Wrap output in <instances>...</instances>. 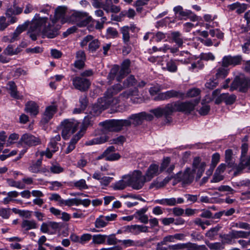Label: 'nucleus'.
<instances>
[{"label": "nucleus", "instance_id": "obj_1", "mask_svg": "<svg viewBox=\"0 0 250 250\" xmlns=\"http://www.w3.org/2000/svg\"><path fill=\"white\" fill-rule=\"evenodd\" d=\"M40 33L51 39L55 38L58 34L57 29L53 28V25L48 22V18L40 17L39 14H36L32 20L27 34L32 40L35 41Z\"/></svg>", "mask_w": 250, "mask_h": 250}, {"label": "nucleus", "instance_id": "obj_2", "mask_svg": "<svg viewBox=\"0 0 250 250\" xmlns=\"http://www.w3.org/2000/svg\"><path fill=\"white\" fill-rule=\"evenodd\" d=\"M209 31H197L199 35L206 38L201 40V42L206 46H218L220 43V40L224 38V34L219 29L210 28Z\"/></svg>", "mask_w": 250, "mask_h": 250}, {"label": "nucleus", "instance_id": "obj_3", "mask_svg": "<svg viewBox=\"0 0 250 250\" xmlns=\"http://www.w3.org/2000/svg\"><path fill=\"white\" fill-rule=\"evenodd\" d=\"M130 61L128 59L124 60L121 64V68L118 65H114L111 69L108 75V79L111 81L116 79L117 82H121L125 75L130 72Z\"/></svg>", "mask_w": 250, "mask_h": 250}, {"label": "nucleus", "instance_id": "obj_4", "mask_svg": "<svg viewBox=\"0 0 250 250\" xmlns=\"http://www.w3.org/2000/svg\"><path fill=\"white\" fill-rule=\"evenodd\" d=\"M99 125L102 127L103 132H117L121 130L124 126L131 125V122L128 120H108L101 122Z\"/></svg>", "mask_w": 250, "mask_h": 250}, {"label": "nucleus", "instance_id": "obj_5", "mask_svg": "<svg viewBox=\"0 0 250 250\" xmlns=\"http://www.w3.org/2000/svg\"><path fill=\"white\" fill-rule=\"evenodd\" d=\"M91 20L92 17L87 12L74 11L69 16L67 21L79 27H83L88 24Z\"/></svg>", "mask_w": 250, "mask_h": 250}, {"label": "nucleus", "instance_id": "obj_6", "mask_svg": "<svg viewBox=\"0 0 250 250\" xmlns=\"http://www.w3.org/2000/svg\"><path fill=\"white\" fill-rule=\"evenodd\" d=\"M201 98L199 97L193 100L185 102H175L172 103L173 112H183L189 114L194 110L195 107L197 105L200 101Z\"/></svg>", "mask_w": 250, "mask_h": 250}, {"label": "nucleus", "instance_id": "obj_7", "mask_svg": "<svg viewBox=\"0 0 250 250\" xmlns=\"http://www.w3.org/2000/svg\"><path fill=\"white\" fill-rule=\"evenodd\" d=\"M125 178H128L129 181V186H130L133 189H140L144 185L146 182L145 176H143L141 171L140 170H134L131 173L126 175Z\"/></svg>", "mask_w": 250, "mask_h": 250}, {"label": "nucleus", "instance_id": "obj_8", "mask_svg": "<svg viewBox=\"0 0 250 250\" xmlns=\"http://www.w3.org/2000/svg\"><path fill=\"white\" fill-rule=\"evenodd\" d=\"M124 88L123 85H122L120 83H117L114 85L111 88H108L105 94L104 98L105 101H108V105H111L112 106L115 105L119 103V100L117 98H112V96L117 94Z\"/></svg>", "mask_w": 250, "mask_h": 250}, {"label": "nucleus", "instance_id": "obj_9", "mask_svg": "<svg viewBox=\"0 0 250 250\" xmlns=\"http://www.w3.org/2000/svg\"><path fill=\"white\" fill-rule=\"evenodd\" d=\"M61 125L62 127V135L63 139H67L68 136L74 133L77 129L78 123L71 119H65L62 122Z\"/></svg>", "mask_w": 250, "mask_h": 250}, {"label": "nucleus", "instance_id": "obj_10", "mask_svg": "<svg viewBox=\"0 0 250 250\" xmlns=\"http://www.w3.org/2000/svg\"><path fill=\"white\" fill-rule=\"evenodd\" d=\"M61 136L59 134L50 138L47 147L45 151L41 153L42 156H45L47 158L50 159L53 154L58 151V142L61 141Z\"/></svg>", "mask_w": 250, "mask_h": 250}, {"label": "nucleus", "instance_id": "obj_11", "mask_svg": "<svg viewBox=\"0 0 250 250\" xmlns=\"http://www.w3.org/2000/svg\"><path fill=\"white\" fill-rule=\"evenodd\" d=\"M66 7L64 6H58L55 10V15L54 17L51 15L50 16V21L51 22L48 21L51 25H53V28H55L57 30L58 28L55 26V24L59 20L61 21L62 24L65 23L66 20L65 19V15L66 13Z\"/></svg>", "mask_w": 250, "mask_h": 250}, {"label": "nucleus", "instance_id": "obj_12", "mask_svg": "<svg viewBox=\"0 0 250 250\" xmlns=\"http://www.w3.org/2000/svg\"><path fill=\"white\" fill-rule=\"evenodd\" d=\"M173 12L175 16L179 20L187 19L191 17L192 21L197 20V17L193 14V13L190 10H184L181 5H178L173 8Z\"/></svg>", "mask_w": 250, "mask_h": 250}, {"label": "nucleus", "instance_id": "obj_13", "mask_svg": "<svg viewBox=\"0 0 250 250\" xmlns=\"http://www.w3.org/2000/svg\"><path fill=\"white\" fill-rule=\"evenodd\" d=\"M153 119V116L150 114L146 113L145 112H142L139 113L132 114L128 118V120L135 125H141L144 120L151 121Z\"/></svg>", "mask_w": 250, "mask_h": 250}, {"label": "nucleus", "instance_id": "obj_14", "mask_svg": "<svg viewBox=\"0 0 250 250\" xmlns=\"http://www.w3.org/2000/svg\"><path fill=\"white\" fill-rule=\"evenodd\" d=\"M191 170L194 174L196 173V180H198L202 176L204 172L206 164L205 162H201V159L199 157H196L194 158Z\"/></svg>", "mask_w": 250, "mask_h": 250}, {"label": "nucleus", "instance_id": "obj_15", "mask_svg": "<svg viewBox=\"0 0 250 250\" xmlns=\"http://www.w3.org/2000/svg\"><path fill=\"white\" fill-rule=\"evenodd\" d=\"M72 84L74 87L81 91H85L89 88L90 81L82 77L77 76L72 79Z\"/></svg>", "mask_w": 250, "mask_h": 250}, {"label": "nucleus", "instance_id": "obj_16", "mask_svg": "<svg viewBox=\"0 0 250 250\" xmlns=\"http://www.w3.org/2000/svg\"><path fill=\"white\" fill-rule=\"evenodd\" d=\"M243 61L241 55H227L225 56L222 60V64L223 66L228 67V66L234 67L236 65H240Z\"/></svg>", "mask_w": 250, "mask_h": 250}, {"label": "nucleus", "instance_id": "obj_17", "mask_svg": "<svg viewBox=\"0 0 250 250\" xmlns=\"http://www.w3.org/2000/svg\"><path fill=\"white\" fill-rule=\"evenodd\" d=\"M93 36L91 35H87L85 37L81 42V46L84 47L86 46L88 42V50L90 52H95L100 47V42L97 39L93 40Z\"/></svg>", "mask_w": 250, "mask_h": 250}, {"label": "nucleus", "instance_id": "obj_18", "mask_svg": "<svg viewBox=\"0 0 250 250\" xmlns=\"http://www.w3.org/2000/svg\"><path fill=\"white\" fill-rule=\"evenodd\" d=\"M179 181L181 182L184 185L191 184L194 179V174L190 167H187L184 172H179L177 174Z\"/></svg>", "mask_w": 250, "mask_h": 250}, {"label": "nucleus", "instance_id": "obj_19", "mask_svg": "<svg viewBox=\"0 0 250 250\" xmlns=\"http://www.w3.org/2000/svg\"><path fill=\"white\" fill-rule=\"evenodd\" d=\"M150 112L153 113L157 118H160L163 115L167 117L173 113L172 103L167 104L165 107H158L152 109Z\"/></svg>", "mask_w": 250, "mask_h": 250}, {"label": "nucleus", "instance_id": "obj_20", "mask_svg": "<svg viewBox=\"0 0 250 250\" xmlns=\"http://www.w3.org/2000/svg\"><path fill=\"white\" fill-rule=\"evenodd\" d=\"M41 143V140L39 138L29 133L22 135L20 140V144L28 146H35L40 144Z\"/></svg>", "mask_w": 250, "mask_h": 250}, {"label": "nucleus", "instance_id": "obj_21", "mask_svg": "<svg viewBox=\"0 0 250 250\" xmlns=\"http://www.w3.org/2000/svg\"><path fill=\"white\" fill-rule=\"evenodd\" d=\"M247 83L245 79L237 77L231 84L229 90L233 91L239 88L240 91L245 92L247 91Z\"/></svg>", "mask_w": 250, "mask_h": 250}, {"label": "nucleus", "instance_id": "obj_22", "mask_svg": "<svg viewBox=\"0 0 250 250\" xmlns=\"http://www.w3.org/2000/svg\"><path fill=\"white\" fill-rule=\"evenodd\" d=\"M57 110V107L56 105H52L46 107L42 116L41 123L43 125L48 123L53 118Z\"/></svg>", "mask_w": 250, "mask_h": 250}, {"label": "nucleus", "instance_id": "obj_23", "mask_svg": "<svg viewBox=\"0 0 250 250\" xmlns=\"http://www.w3.org/2000/svg\"><path fill=\"white\" fill-rule=\"evenodd\" d=\"M160 172L159 165L155 164L150 165L144 175L146 181L147 182L150 181L153 177L158 175Z\"/></svg>", "mask_w": 250, "mask_h": 250}, {"label": "nucleus", "instance_id": "obj_24", "mask_svg": "<svg viewBox=\"0 0 250 250\" xmlns=\"http://www.w3.org/2000/svg\"><path fill=\"white\" fill-rule=\"evenodd\" d=\"M217 16L216 15H212L211 14H205L203 16L204 21L206 22L205 27L207 29L215 28L219 26V23L214 21L216 19Z\"/></svg>", "mask_w": 250, "mask_h": 250}, {"label": "nucleus", "instance_id": "obj_25", "mask_svg": "<svg viewBox=\"0 0 250 250\" xmlns=\"http://www.w3.org/2000/svg\"><path fill=\"white\" fill-rule=\"evenodd\" d=\"M100 8H102L107 14L109 12L117 13L121 10L119 6L113 4L111 0H105L104 2L102 3Z\"/></svg>", "mask_w": 250, "mask_h": 250}, {"label": "nucleus", "instance_id": "obj_26", "mask_svg": "<svg viewBox=\"0 0 250 250\" xmlns=\"http://www.w3.org/2000/svg\"><path fill=\"white\" fill-rule=\"evenodd\" d=\"M115 148L113 146H109L104 152V155H105V160L107 161H116L121 157L118 153H114Z\"/></svg>", "mask_w": 250, "mask_h": 250}, {"label": "nucleus", "instance_id": "obj_27", "mask_svg": "<svg viewBox=\"0 0 250 250\" xmlns=\"http://www.w3.org/2000/svg\"><path fill=\"white\" fill-rule=\"evenodd\" d=\"M7 86L10 96L12 98L17 100H21L23 98V96L18 91L17 86L13 81L9 82Z\"/></svg>", "mask_w": 250, "mask_h": 250}, {"label": "nucleus", "instance_id": "obj_28", "mask_svg": "<svg viewBox=\"0 0 250 250\" xmlns=\"http://www.w3.org/2000/svg\"><path fill=\"white\" fill-rule=\"evenodd\" d=\"M25 111L31 116H36L39 112V107L34 102L29 101L25 104Z\"/></svg>", "mask_w": 250, "mask_h": 250}, {"label": "nucleus", "instance_id": "obj_29", "mask_svg": "<svg viewBox=\"0 0 250 250\" xmlns=\"http://www.w3.org/2000/svg\"><path fill=\"white\" fill-rule=\"evenodd\" d=\"M95 119L96 118L94 115H92V114H88L84 118L81 129L84 132L88 127L93 125Z\"/></svg>", "mask_w": 250, "mask_h": 250}, {"label": "nucleus", "instance_id": "obj_30", "mask_svg": "<svg viewBox=\"0 0 250 250\" xmlns=\"http://www.w3.org/2000/svg\"><path fill=\"white\" fill-rule=\"evenodd\" d=\"M139 95V91L137 87H134L132 89H130L129 90H127L121 93L119 96L117 98L120 101L119 102L122 101H125L128 98H129L130 96H138Z\"/></svg>", "mask_w": 250, "mask_h": 250}, {"label": "nucleus", "instance_id": "obj_31", "mask_svg": "<svg viewBox=\"0 0 250 250\" xmlns=\"http://www.w3.org/2000/svg\"><path fill=\"white\" fill-rule=\"evenodd\" d=\"M180 58L175 60L182 64H187L192 62V55L188 51H183L179 53Z\"/></svg>", "mask_w": 250, "mask_h": 250}, {"label": "nucleus", "instance_id": "obj_32", "mask_svg": "<svg viewBox=\"0 0 250 250\" xmlns=\"http://www.w3.org/2000/svg\"><path fill=\"white\" fill-rule=\"evenodd\" d=\"M104 100L105 102V104H101L100 105H94L89 114H92V115H94L95 117L96 118V116L100 114L103 110L108 107L109 106H110V105L107 106L108 101H106L105 99L104 98ZM111 106H112L111 105Z\"/></svg>", "mask_w": 250, "mask_h": 250}, {"label": "nucleus", "instance_id": "obj_33", "mask_svg": "<svg viewBox=\"0 0 250 250\" xmlns=\"http://www.w3.org/2000/svg\"><path fill=\"white\" fill-rule=\"evenodd\" d=\"M126 175L123 176L122 179L116 182L113 185V188L115 190H122L125 188L127 186H129L128 178H125Z\"/></svg>", "mask_w": 250, "mask_h": 250}, {"label": "nucleus", "instance_id": "obj_34", "mask_svg": "<svg viewBox=\"0 0 250 250\" xmlns=\"http://www.w3.org/2000/svg\"><path fill=\"white\" fill-rule=\"evenodd\" d=\"M128 26H124L120 28V32L122 35V40L124 43L126 45L130 44V36L128 31Z\"/></svg>", "mask_w": 250, "mask_h": 250}, {"label": "nucleus", "instance_id": "obj_35", "mask_svg": "<svg viewBox=\"0 0 250 250\" xmlns=\"http://www.w3.org/2000/svg\"><path fill=\"white\" fill-rule=\"evenodd\" d=\"M148 231V227L146 226L133 225H131L130 233L133 235H138L141 232H146Z\"/></svg>", "mask_w": 250, "mask_h": 250}, {"label": "nucleus", "instance_id": "obj_36", "mask_svg": "<svg viewBox=\"0 0 250 250\" xmlns=\"http://www.w3.org/2000/svg\"><path fill=\"white\" fill-rule=\"evenodd\" d=\"M108 139V137L106 135L98 136L87 141L85 144L88 146L101 144L107 142Z\"/></svg>", "mask_w": 250, "mask_h": 250}, {"label": "nucleus", "instance_id": "obj_37", "mask_svg": "<svg viewBox=\"0 0 250 250\" xmlns=\"http://www.w3.org/2000/svg\"><path fill=\"white\" fill-rule=\"evenodd\" d=\"M21 51V49L20 47L15 48L14 45L9 44L4 50L3 53L8 56H13L17 55Z\"/></svg>", "mask_w": 250, "mask_h": 250}, {"label": "nucleus", "instance_id": "obj_38", "mask_svg": "<svg viewBox=\"0 0 250 250\" xmlns=\"http://www.w3.org/2000/svg\"><path fill=\"white\" fill-rule=\"evenodd\" d=\"M21 228L26 230L37 228V224L33 220H24L21 223Z\"/></svg>", "mask_w": 250, "mask_h": 250}, {"label": "nucleus", "instance_id": "obj_39", "mask_svg": "<svg viewBox=\"0 0 250 250\" xmlns=\"http://www.w3.org/2000/svg\"><path fill=\"white\" fill-rule=\"evenodd\" d=\"M229 73V69L226 66H221L216 69L215 77L217 79H223L225 78Z\"/></svg>", "mask_w": 250, "mask_h": 250}, {"label": "nucleus", "instance_id": "obj_40", "mask_svg": "<svg viewBox=\"0 0 250 250\" xmlns=\"http://www.w3.org/2000/svg\"><path fill=\"white\" fill-rule=\"evenodd\" d=\"M167 100L172 98L184 99L185 94L180 91L170 90L165 92Z\"/></svg>", "mask_w": 250, "mask_h": 250}, {"label": "nucleus", "instance_id": "obj_41", "mask_svg": "<svg viewBox=\"0 0 250 250\" xmlns=\"http://www.w3.org/2000/svg\"><path fill=\"white\" fill-rule=\"evenodd\" d=\"M221 89H216L214 90L212 93V96L213 98H215V103L217 104H221L222 102H225V95L223 93L218 96L220 93Z\"/></svg>", "mask_w": 250, "mask_h": 250}, {"label": "nucleus", "instance_id": "obj_42", "mask_svg": "<svg viewBox=\"0 0 250 250\" xmlns=\"http://www.w3.org/2000/svg\"><path fill=\"white\" fill-rule=\"evenodd\" d=\"M155 203L164 206H174L176 205V198L172 197L158 199L155 201Z\"/></svg>", "mask_w": 250, "mask_h": 250}, {"label": "nucleus", "instance_id": "obj_43", "mask_svg": "<svg viewBox=\"0 0 250 250\" xmlns=\"http://www.w3.org/2000/svg\"><path fill=\"white\" fill-rule=\"evenodd\" d=\"M171 38L173 41L178 46H181L183 43V38L181 34L178 32L171 33Z\"/></svg>", "mask_w": 250, "mask_h": 250}, {"label": "nucleus", "instance_id": "obj_44", "mask_svg": "<svg viewBox=\"0 0 250 250\" xmlns=\"http://www.w3.org/2000/svg\"><path fill=\"white\" fill-rule=\"evenodd\" d=\"M221 237L222 239V243L224 246V244L232 245L236 243V241L234 240L231 231L228 234L221 236Z\"/></svg>", "mask_w": 250, "mask_h": 250}, {"label": "nucleus", "instance_id": "obj_45", "mask_svg": "<svg viewBox=\"0 0 250 250\" xmlns=\"http://www.w3.org/2000/svg\"><path fill=\"white\" fill-rule=\"evenodd\" d=\"M163 69L166 70L171 73H175L177 71V65L175 62L170 60L167 62L166 65L163 67Z\"/></svg>", "mask_w": 250, "mask_h": 250}, {"label": "nucleus", "instance_id": "obj_46", "mask_svg": "<svg viewBox=\"0 0 250 250\" xmlns=\"http://www.w3.org/2000/svg\"><path fill=\"white\" fill-rule=\"evenodd\" d=\"M231 232L234 240H235L236 239L240 238H247L250 234L249 232L242 230H232Z\"/></svg>", "mask_w": 250, "mask_h": 250}, {"label": "nucleus", "instance_id": "obj_47", "mask_svg": "<svg viewBox=\"0 0 250 250\" xmlns=\"http://www.w3.org/2000/svg\"><path fill=\"white\" fill-rule=\"evenodd\" d=\"M137 83V80L133 75H130L123 82V85L124 88L134 86Z\"/></svg>", "mask_w": 250, "mask_h": 250}, {"label": "nucleus", "instance_id": "obj_48", "mask_svg": "<svg viewBox=\"0 0 250 250\" xmlns=\"http://www.w3.org/2000/svg\"><path fill=\"white\" fill-rule=\"evenodd\" d=\"M201 90L197 88H193L188 90L186 94H185L184 98L196 97V99L200 97Z\"/></svg>", "mask_w": 250, "mask_h": 250}, {"label": "nucleus", "instance_id": "obj_49", "mask_svg": "<svg viewBox=\"0 0 250 250\" xmlns=\"http://www.w3.org/2000/svg\"><path fill=\"white\" fill-rule=\"evenodd\" d=\"M205 243L210 250H223L225 248L222 242L210 243L206 241Z\"/></svg>", "mask_w": 250, "mask_h": 250}, {"label": "nucleus", "instance_id": "obj_50", "mask_svg": "<svg viewBox=\"0 0 250 250\" xmlns=\"http://www.w3.org/2000/svg\"><path fill=\"white\" fill-rule=\"evenodd\" d=\"M42 163L41 160H38L36 162L32 163L29 167V170L32 173H40Z\"/></svg>", "mask_w": 250, "mask_h": 250}, {"label": "nucleus", "instance_id": "obj_51", "mask_svg": "<svg viewBox=\"0 0 250 250\" xmlns=\"http://www.w3.org/2000/svg\"><path fill=\"white\" fill-rule=\"evenodd\" d=\"M107 236L106 235L96 234L92 236V243L102 244L105 242Z\"/></svg>", "mask_w": 250, "mask_h": 250}, {"label": "nucleus", "instance_id": "obj_52", "mask_svg": "<svg viewBox=\"0 0 250 250\" xmlns=\"http://www.w3.org/2000/svg\"><path fill=\"white\" fill-rule=\"evenodd\" d=\"M119 36V33L116 29L109 27L106 29V37L107 39H114Z\"/></svg>", "mask_w": 250, "mask_h": 250}, {"label": "nucleus", "instance_id": "obj_53", "mask_svg": "<svg viewBox=\"0 0 250 250\" xmlns=\"http://www.w3.org/2000/svg\"><path fill=\"white\" fill-rule=\"evenodd\" d=\"M225 161L230 167L233 166L234 161L233 160L232 150L228 149L225 151Z\"/></svg>", "mask_w": 250, "mask_h": 250}, {"label": "nucleus", "instance_id": "obj_54", "mask_svg": "<svg viewBox=\"0 0 250 250\" xmlns=\"http://www.w3.org/2000/svg\"><path fill=\"white\" fill-rule=\"evenodd\" d=\"M73 186L80 190L87 189L88 188L84 179H82L73 182Z\"/></svg>", "mask_w": 250, "mask_h": 250}, {"label": "nucleus", "instance_id": "obj_55", "mask_svg": "<svg viewBox=\"0 0 250 250\" xmlns=\"http://www.w3.org/2000/svg\"><path fill=\"white\" fill-rule=\"evenodd\" d=\"M50 172L54 174H59L63 171V168L58 163H53L49 167Z\"/></svg>", "mask_w": 250, "mask_h": 250}, {"label": "nucleus", "instance_id": "obj_56", "mask_svg": "<svg viewBox=\"0 0 250 250\" xmlns=\"http://www.w3.org/2000/svg\"><path fill=\"white\" fill-rule=\"evenodd\" d=\"M49 200L51 201H54L58 202L60 206H63L64 200L61 196L58 193H52L50 195Z\"/></svg>", "mask_w": 250, "mask_h": 250}, {"label": "nucleus", "instance_id": "obj_57", "mask_svg": "<svg viewBox=\"0 0 250 250\" xmlns=\"http://www.w3.org/2000/svg\"><path fill=\"white\" fill-rule=\"evenodd\" d=\"M80 199L70 198L64 200L63 205L71 207L72 206H79L80 205Z\"/></svg>", "mask_w": 250, "mask_h": 250}, {"label": "nucleus", "instance_id": "obj_58", "mask_svg": "<svg viewBox=\"0 0 250 250\" xmlns=\"http://www.w3.org/2000/svg\"><path fill=\"white\" fill-rule=\"evenodd\" d=\"M240 167L241 168H248L250 169V156L249 157H241Z\"/></svg>", "mask_w": 250, "mask_h": 250}, {"label": "nucleus", "instance_id": "obj_59", "mask_svg": "<svg viewBox=\"0 0 250 250\" xmlns=\"http://www.w3.org/2000/svg\"><path fill=\"white\" fill-rule=\"evenodd\" d=\"M11 209L10 208H0V216L4 219H8L11 215Z\"/></svg>", "mask_w": 250, "mask_h": 250}, {"label": "nucleus", "instance_id": "obj_60", "mask_svg": "<svg viewBox=\"0 0 250 250\" xmlns=\"http://www.w3.org/2000/svg\"><path fill=\"white\" fill-rule=\"evenodd\" d=\"M167 88L168 87H164L162 85L157 84L154 86L150 87L149 88V92L151 95L153 96L157 94L161 90Z\"/></svg>", "mask_w": 250, "mask_h": 250}, {"label": "nucleus", "instance_id": "obj_61", "mask_svg": "<svg viewBox=\"0 0 250 250\" xmlns=\"http://www.w3.org/2000/svg\"><path fill=\"white\" fill-rule=\"evenodd\" d=\"M225 103L226 104H233L236 99V96L234 94L229 95V93H225Z\"/></svg>", "mask_w": 250, "mask_h": 250}, {"label": "nucleus", "instance_id": "obj_62", "mask_svg": "<svg viewBox=\"0 0 250 250\" xmlns=\"http://www.w3.org/2000/svg\"><path fill=\"white\" fill-rule=\"evenodd\" d=\"M7 183L10 186L15 187L19 189H23L25 188V186L19 181H15L13 180L8 179Z\"/></svg>", "mask_w": 250, "mask_h": 250}, {"label": "nucleus", "instance_id": "obj_63", "mask_svg": "<svg viewBox=\"0 0 250 250\" xmlns=\"http://www.w3.org/2000/svg\"><path fill=\"white\" fill-rule=\"evenodd\" d=\"M170 159L169 157L164 158L162 163H161L160 171V172L166 170L168 166L170 165Z\"/></svg>", "mask_w": 250, "mask_h": 250}, {"label": "nucleus", "instance_id": "obj_64", "mask_svg": "<svg viewBox=\"0 0 250 250\" xmlns=\"http://www.w3.org/2000/svg\"><path fill=\"white\" fill-rule=\"evenodd\" d=\"M103 216H100L98 218H97L95 222V226L97 228H104L107 225V223L103 219Z\"/></svg>", "mask_w": 250, "mask_h": 250}]
</instances>
